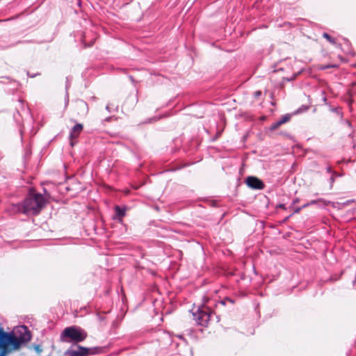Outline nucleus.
<instances>
[{"label":"nucleus","instance_id":"obj_1","mask_svg":"<svg viewBox=\"0 0 356 356\" xmlns=\"http://www.w3.org/2000/svg\"><path fill=\"white\" fill-rule=\"evenodd\" d=\"M31 339V334L26 326H21L15 332H5L0 324V356L19 349L22 344L26 343Z\"/></svg>","mask_w":356,"mask_h":356},{"label":"nucleus","instance_id":"obj_2","mask_svg":"<svg viewBox=\"0 0 356 356\" xmlns=\"http://www.w3.org/2000/svg\"><path fill=\"white\" fill-rule=\"evenodd\" d=\"M44 204L45 200L42 195L36 193L30 195L23 202V213L38 214Z\"/></svg>","mask_w":356,"mask_h":356},{"label":"nucleus","instance_id":"obj_3","mask_svg":"<svg viewBox=\"0 0 356 356\" xmlns=\"http://www.w3.org/2000/svg\"><path fill=\"white\" fill-rule=\"evenodd\" d=\"M61 337L67 339V341L78 343L86 339L87 333L79 327L71 326L65 328L62 332Z\"/></svg>","mask_w":356,"mask_h":356},{"label":"nucleus","instance_id":"obj_4","mask_svg":"<svg viewBox=\"0 0 356 356\" xmlns=\"http://www.w3.org/2000/svg\"><path fill=\"white\" fill-rule=\"evenodd\" d=\"M102 352V348L99 347L86 348L81 346H77L76 350L70 352L71 356H88L90 355H96Z\"/></svg>","mask_w":356,"mask_h":356},{"label":"nucleus","instance_id":"obj_5","mask_svg":"<svg viewBox=\"0 0 356 356\" xmlns=\"http://www.w3.org/2000/svg\"><path fill=\"white\" fill-rule=\"evenodd\" d=\"M212 312L209 308L200 309L194 314L197 323L202 326H207L211 319Z\"/></svg>","mask_w":356,"mask_h":356},{"label":"nucleus","instance_id":"obj_6","mask_svg":"<svg viewBox=\"0 0 356 356\" xmlns=\"http://www.w3.org/2000/svg\"><path fill=\"white\" fill-rule=\"evenodd\" d=\"M245 182L252 189L261 190L265 187L264 182L256 177H248Z\"/></svg>","mask_w":356,"mask_h":356},{"label":"nucleus","instance_id":"obj_7","mask_svg":"<svg viewBox=\"0 0 356 356\" xmlns=\"http://www.w3.org/2000/svg\"><path fill=\"white\" fill-rule=\"evenodd\" d=\"M83 129V127L82 124H76L72 127L70 134V145L72 147L76 143V139L79 136Z\"/></svg>","mask_w":356,"mask_h":356},{"label":"nucleus","instance_id":"obj_8","mask_svg":"<svg viewBox=\"0 0 356 356\" xmlns=\"http://www.w3.org/2000/svg\"><path fill=\"white\" fill-rule=\"evenodd\" d=\"M116 218H118L120 221H122V218L126 214V209H122L119 206L115 207Z\"/></svg>","mask_w":356,"mask_h":356},{"label":"nucleus","instance_id":"obj_9","mask_svg":"<svg viewBox=\"0 0 356 356\" xmlns=\"http://www.w3.org/2000/svg\"><path fill=\"white\" fill-rule=\"evenodd\" d=\"M323 37L324 38H325L331 44H336V40L334 38H332L328 33H324L323 34Z\"/></svg>","mask_w":356,"mask_h":356},{"label":"nucleus","instance_id":"obj_10","mask_svg":"<svg viewBox=\"0 0 356 356\" xmlns=\"http://www.w3.org/2000/svg\"><path fill=\"white\" fill-rule=\"evenodd\" d=\"M282 124L280 122V120H278L277 122L271 124L270 129V131H275V130L277 129Z\"/></svg>","mask_w":356,"mask_h":356},{"label":"nucleus","instance_id":"obj_11","mask_svg":"<svg viewBox=\"0 0 356 356\" xmlns=\"http://www.w3.org/2000/svg\"><path fill=\"white\" fill-rule=\"evenodd\" d=\"M291 119V115L289 114L284 115L282 116V118L280 120L282 124H284L287 122H289Z\"/></svg>","mask_w":356,"mask_h":356},{"label":"nucleus","instance_id":"obj_12","mask_svg":"<svg viewBox=\"0 0 356 356\" xmlns=\"http://www.w3.org/2000/svg\"><path fill=\"white\" fill-rule=\"evenodd\" d=\"M337 65H323L321 66V69L322 70H326L330 67H337Z\"/></svg>","mask_w":356,"mask_h":356},{"label":"nucleus","instance_id":"obj_13","mask_svg":"<svg viewBox=\"0 0 356 356\" xmlns=\"http://www.w3.org/2000/svg\"><path fill=\"white\" fill-rule=\"evenodd\" d=\"M34 349L38 354H40L42 351V348L40 345H35Z\"/></svg>","mask_w":356,"mask_h":356},{"label":"nucleus","instance_id":"obj_14","mask_svg":"<svg viewBox=\"0 0 356 356\" xmlns=\"http://www.w3.org/2000/svg\"><path fill=\"white\" fill-rule=\"evenodd\" d=\"M307 205H308V204H304L301 207H296V208H295L294 210H293V213H299L302 208H305L306 207H307Z\"/></svg>","mask_w":356,"mask_h":356},{"label":"nucleus","instance_id":"obj_15","mask_svg":"<svg viewBox=\"0 0 356 356\" xmlns=\"http://www.w3.org/2000/svg\"><path fill=\"white\" fill-rule=\"evenodd\" d=\"M225 301H228V302H229L231 303H234V300H232V299L228 298H225Z\"/></svg>","mask_w":356,"mask_h":356},{"label":"nucleus","instance_id":"obj_16","mask_svg":"<svg viewBox=\"0 0 356 356\" xmlns=\"http://www.w3.org/2000/svg\"><path fill=\"white\" fill-rule=\"evenodd\" d=\"M261 91H257L254 93L256 97L261 95Z\"/></svg>","mask_w":356,"mask_h":356},{"label":"nucleus","instance_id":"obj_17","mask_svg":"<svg viewBox=\"0 0 356 356\" xmlns=\"http://www.w3.org/2000/svg\"><path fill=\"white\" fill-rule=\"evenodd\" d=\"M279 207L283 209H285V206L284 204H280Z\"/></svg>","mask_w":356,"mask_h":356},{"label":"nucleus","instance_id":"obj_18","mask_svg":"<svg viewBox=\"0 0 356 356\" xmlns=\"http://www.w3.org/2000/svg\"><path fill=\"white\" fill-rule=\"evenodd\" d=\"M297 202H298V200H296L293 201V204H296Z\"/></svg>","mask_w":356,"mask_h":356},{"label":"nucleus","instance_id":"obj_19","mask_svg":"<svg viewBox=\"0 0 356 356\" xmlns=\"http://www.w3.org/2000/svg\"><path fill=\"white\" fill-rule=\"evenodd\" d=\"M315 202H315L314 200H313V201H312V202H311V203H312V204H314V203H315Z\"/></svg>","mask_w":356,"mask_h":356}]
</instances>
